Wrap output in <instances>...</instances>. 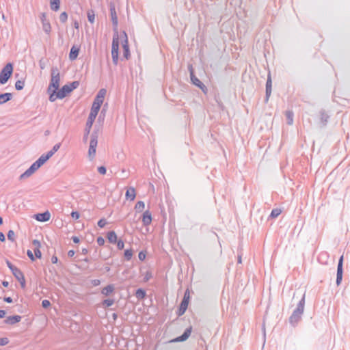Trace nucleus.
Here are the masks:
<instances>
[{
	"mask_svg": "<svg viewBox=\"0 0 350 350\" xmlns=\"http://www.w3.org/2000/svg\"><path fill=\"white\" fill-rule=\"evenodd\" d=\"M152 221L151 213L146 211L143 214L142 222L144 226H148Z\"/></svg>",
	"mask_w": 350,
	"mask_h": 350,
	"instance_id": "nucleus-19",
	"label": "nucleus"
},
{
	"mask_svg": "<svg viewBox=\"0 0 350 350\" xmlns=\"http://www.w3.org/2000/svg\"><path fill=\"white\" fill-rule=\"evenodd\" d=\"M138 258L140 260H144L146 258V253L143 251H141L138 254Z\"/></svg>",
	"mask_w": 350,
	"mask_h": 350,
	"instance_id": "nucleus-50",
	"label": "nucleus"
},
{
	"mask_svg": "<svg viewBox=\"0 0 350 350\" xmlns=\"http://www.w3.org/2000/svg\"><path fill=\"white\" fill-rule=\"evenodd\" d=\"M21 320V317L19 315L10 316L5 320V323L9 325H13L18 323Z\"/></svg>",
	"mask_w": 350,
	"mask_h": 350,
	"instance_id": "nucleus-15",
	"label": "nucleus"
},
{
	"mask_svg": "<svg viewBox=\"0 0 350 350\" xmlns=\"http://www.w3.org/2000/svg\"><path fill=\"white\" fill-rule=\"evenodd\" d=\"M12 274L16 278V279L20 282L21 287L25 288V280L23 272L19 269H17Z\"/></svg>",
	"mask_w": 350,
	"mask_h": 350,
	"instance_id": "nucleus-10",
	"label": "nucleus"
},
{
	"mask_svg": "<svg viewBox=\"0 0 350 350\" xmlns=\"http://www.w3.org/2000/svg\"><path fill=\"white\" fill-rule=\"evenodd\" d=\"M119 40L118 36L113 38L111 46V56L113 63L116 65L118 62Z\"/></svg>",
	"mask_w": 350,
	"mask_h": 350,
	"instance_id": "nucleus-6",
	"label": "nucleus"
},
{
	"mask_svg": "<svg viewBox=\"0 0 350 350\" xmlns=\"http://www.w3.org/2000/svg\"><path fill=\"white\" fill-rule=\"evenodd\" d=\"M107 224V221L105 219H100L98 221V226L100 227V228H103L105 226V225Z\"/></svg>",
	"mask_w": 350,
	"mask_h": 350,
	"instance_id": "nucleus-43",
	"label": "nucleus"
},
{
	"mask_svg": "<svg viewBox=\"0 0 350 350\" xmlns=\"http://www.w3.org/2000/svg\"><path fill=\"white\" fill-rule=\"evenodd\" d=\"M191 327H189V328H187L185 332H183V334L177 337L176 338H175L174 340V342H183V341H185L189 337V336L191 335Z\"/></svg>",
	"mask_w": 350,
	"mask_h": 350,
	"instance_id": "nucleus-12",
	"label": "nucleus"
},
{
	"mask_svg": "<svg viewBox=\"0 0 350 350\" xmlns=\"http://www.w3.org/2000/svg\"><path fill=\"white\" fill-rule=\"evenodd\" d=\"M51 79L48 88V92L51 90H58L59 87L60 76L59 72L57 67H53L51 69Z\"/></svg>",
	"mask_w": 350,
	"mask_h": 350,
	"instance_id": "nucleus-3",
	"label": "nucleus"
},
{
	"mask_svg": "<svg viewBox=\"0 0 350 350\" xmlns=\"http://www.w3.org/2000/svg\"><path fill=\"white\" fill-rule=\"evenodd\" d=\"M88 252V249L86 248H83L82 250H81V253L84 255L87 254Z\"/></svg>",
	"mask_w": 350,
	"mask_h": 350,
	"instance_id": "nucleus-61",
	"label": "nucleus"
},
{
	"mask_svg": "<svg viewBox=\"0 0 350 350\" xmlns=\"http://www.w3.org/2000/svg\"><path fill=\"white\" fill-rule=\"evenodd\" d=\"M152 278V273L149 271H147L145 274V276H144V281L145 282H147L148 281L150 278Z\"/></svg>",
	"mask_w": 350,
	"mask_h": 350,
	"instance_id": "nucleus-49",
	"label": "nucleus"
},
{
	"mask_svg": "<svg viewBox=\"0 0 350 350\" xmlns=\"http://www.w3.org/2000/svg\"><path fill=\"white\" fill-rule=\"evenodd\" d=\"M114 304L113 299H105L103 301V306L105 307L111 306Z\"/></svg>",
	"mask_w": 350,
	"mask_h": 350,
	"instance_id": "nucleus-40",
	"label": "nucleus"
},
{
	"mask_svg": "<svg viewBox=\"0 0 350 350\" xmlns=\"http://www.w3.org/2000/svg\"><path fill=\"white\" fill-rule=\"evenodd\" d=\"M98 172L101 174H105L107 172L106 167L104 166H100L98 167Z\"/></svg>",
	"mask_w": 350,
	"mask_h": 350,
	"instance_id": "nucleus-46",
	"label": "nucleus"
},
{
	"mask_svg": "<svg viewBox=\"0 0 350 350\" xmlns=\"http://www.w3.org/2000/svg\"><path fill=\"white\" fill-rule=\"evenodd\" d=\"M8 239L11 241H15V232L12 230H10L8 232Z\"/></svg>",
	"mask_w": 350,
	"mask_h": 350,
	"instance_id": "nucleus-39",
	"label": "nucleus"
},
{
	"mask_svg": "<svg viewBox=\"0 0 350 350\" xmlns=\"http://www.w3.org/2000/svg\"><path fill=\"white\" fill-rule=\"evenodd\" d=\"M329 118V116L326 113L325 110H321L320 118L323 126H325L327 124Z\"/></svg>",
	"mask_w": 350,
	"mask_h": 350,
	"instance_id": "nucleus-24",
	"label": "nucleus"
},
{
	"mask_svg": "<svg viewBox=\"0 0 350 350\" xmlns=\"http://www.w3.org/2000/svg\"><path fill=\"white\" fill-rule=\"evenodd\" d=\"M12 98L11 93L0 94V105H3Z\"/></svg>",
	"mask_w": 350,
	"mask_h": 350,
	"instance_id": "nucleus-22",
	"label": "nucleus"
},
{
	"mask_svg": "<svg viewBox=\"0 0 350 350\" xmlns=\"http://www.w3.org/2000/svg\"><path fill=\"white\" fill-rule=\"evenodd\" d=\"M79 49L75 46H72L70 53L69 58L71 61L75 60L79 55Z\"/></svg>",
	"mask_w": 350,
	"mask_h": 350,
	"instance_id": "nucleus-21",
	"label": "nucleus"
},
{
	"mask_svg": "<svg viewBox=\"0 0 350 350\" xmlns=\"http://www.w3.org/2000/svg\"><path fill=\"white\" fill-rule=\"evenodd\" d=\"M96 242L99 245H103L105 243V239L103 237H99L97 238Z\"/></svg>",
	"mask_w": 350,
	"mask_h": 350,
	"instance_id": "nucleus-51",
	"label": "nucleus"
},
{
	"mask_svg": "<svg viewBox=\"0 0 350 350\" xmlns=\"http://www.w3.org/2000/svg\"><path fill=\"white\" fill-rule=\"evenodd\" d=\"M189 70L190 72V77L192 83L200 88L204 92H205L207 90L206 85L200 80H199L197 77L195 76L191 66H189Z\"/></svg>",
	"mask_w": 350,
	"mask_h": 350,
	"instance_id": "nucleus-7",
	"label": "nucleus"
},
{
	"mask_svg": "<svg viewBox=\"0 0 350 350\" xmlns=\"http://www.w3.org/2000/svg\"><path fill=\"white\" fill-rule=\"evenodd\" d=\"M42 29L43 31L47 34H49V33L51 32V24L47 20H43Z\"/></svg>",
	"mask_w": 350,
	"mask_h": 350,
	"instance_id": "nucleus-29",
	"label": "nucleus"
},
{
	"mask_svg": "<svg viewBox=\"0 0 350 350\" xmlns=\"http://www.w3.org/2000/svg\"><path fill=\"white\" fill-rule=\"evenodd\" d=\"M59 0H50L51 9L53 11H57L59 9Z\"/></svg>",
	"mask_w": 350,
	"mask_h": 350,
	"instance_id": "nucleus-26",
	"label": "nucleus"
},
{
	"mask_svg": "<svg viewBox=\"0 0 350 350\" xmlns=\"http://www.w3.org/2000/svg\"><path fill=\"white\" fill-rule=\"evenodd\" d=\"M125 196L127 200H130L131 201L134 200L136 196L135 189L133 187H129L127 189Z\"/></svg>",
	"mask_w": 350,
	"mask_h": 350,
	"instance_id": "nucleus-23",
	"label": "nucleus"
},
{
	"mask_svg": "<svg viewBox=\"0 0 350 350\" xmlns=\"http://www.w3.org/2000/svg\"><path fill=\"white\" fill-rule=\"evenodd\" d=\"M49 92H50L49 100L51 102H54L57 98H59V96H57V95H58L57 90H51V91Z\"/></svg>",
	"mask_w": 350,
	"mask_h": 350,
	"instance_id": "nucleus-33",
	"label": "nucleus"
},
{
	"mask_svg": "<svg viewBox=\"0 0 350 350\" xmlns=\"http://www.w3.org/2000/svg\"><path fill=\"white\" fill-rule=\"evenodd\" d=\"M50 158L46 154H44L40 157V158L36 161L40 167H41L47 160Z\"/></svg>",
	"mask_w": 350,
	"mask_h": 350,
	"instance_id": "nucleus-27",
	"label": "nucleus"
},
{
	"mask_svg": "<svg viewBox=\"0 0 350 350\" xmlns=\"http://www.w3.org/2000/svg\"><path fill=\"white\" fill-rule=\"evenodd\" d=\"M126 36V35H125ZM122 48H123V56L125 59H128L130 56V51H129V47L128 45V40L127 37H126L124 42L122 44Z\"/></svg>",
	"mask_w": 350,
	"mask_h": 350,
	"instance_id": "nucleus-20",
	"label": "nucleus"
},
{
	"mask_svg": "<svg viewBox=\"0 0 350 350\" xmlns=\"http://www.w3.org/2000/svg\"><path fill=\"white\" fill-rule=\"evenodd\" d=\"M305 306V293L303 294L301 300L299 301L296 308L293 310L292 314L289 317V323L293 326H295L300 321L304 311Z\"/></svg>",
	"mask_w": 350,
	"mask_h": 350,
	"instance_id": "nucleus-2",
	"label": "nucleus"
},
{
	"mask_svg": "<svg viewBox=\"0 0 350 350\" xmlns=\"http://www.w3.org/2000/svg\"><path fill=\"white\" fill-rule=\"evenodd\" d=\"M58 262V258L55 256H53L51 257V262L53 264H56Z\"/></svg>",
	"mask_w": 350,
	"mask_h": 350,
	"instance_id": "nucleus-53",
	"label": "nucleus"
},
{
	"mask_svg": "<svg viewBox=\"0 0 350 350\" xmlns=\"http://www.w3.org/2000/svg\"><path fill=\"white\" fill-rule=\"evenodd\" d=\"M188 304H189L188 301H187L186 299H183V300L180 304L178 310V316H181L185 312V311L188 307Z\"/></svg>",
	"mask_w": 350,
	"mask_h": 350,
	"instance_id": "nucleus-16",
	"label": "nucleus"
},
{
	"mask_svg": "<svg viewBox=\"0 0 350 350\" xmlns=\"http://www.w3.org/2000/svg\"><path fill=\"white\" fill-rule=\"evenodd\" d=\"M68 85V87H70V88L71 89V92L77 88L79 85V82L77 81H75L69 84H67Z\"/></svg>",
	"mask_w": 350,
	"mask_h": 350,
	"instance_id": "nucleus-41",
	"label": "nucleus"
},
{
	"mask_svg": "<svg viewBox=\"0 0 350 350\" xmlns=\"http://www.w3.org/2000/svg\"><path fill=\"white\" fill-rule=\"evenodd\" d=\"M5 315V311L3 310H0V319H2Z\"/></svg>",
	"mask_w": 350,
	"mask_h": 350,
	"instance_id": "nucleus-59",
	"label": "nucleus"
},
{
	"mask_svg": "<svg viewBox=\"0 0 350 350\" xmlns=\"http://www.w3.org/2000/svg\"><path fill=\"white\" fill-rule=\"evenodd\" d=\"M124 258L126 260H130L133 256V251L132 250H126L124 251Z\"/></svg>",
	"mask_w": 350,
	"mask_h": 350,
	"instance_id": "nucleus-38",
	"label": "nucleus"
},
{
	"mask_svg": "<svg viewBox=\"0 0 350 350\" xmlns=\"http://www.w3.org/2000/svg\"><path fill=\"white\" fill-rule=\"evenodd\" d=\"M79 216H80V215H79V212H77V211H72V212L71 213V217H72L73 219H79Z\"/></svg>",
	"mask_w": 350,
	"mask_h": 350,
	"instance_id": "nucleus-48",
	"label": "nucleus"
},
{
	"mask_svg": "<svg viewBox=\"0 0 350 350\" xmlns=\"http://www.w3.org/2000/svg\"><path fill=\"white\" fill-rule=\"evenodd\" d=\"M68 19V14L66 12H62L59 16V21L62 23H65Z\"/></svg>",
	"mask_w": 350,
	"mask_h": 350,
	"instance_id": "nucleus-42",
	"label": "nucleus"
},
{
	"mask_svg": "<svg viewBox=\"0 0 350 350\" xmlns=\"http://www.w3.org/2000/svg\"><path fill=\"white\" fill-rule=\"evenodd\" d=\"M2 284L5 287H8L9 285V282L8 281H3Z\"/></svg>",
	"mask_w": 350,
	"mask_h": 350,
	"instance_id": "nucleus-62",
	"label": "nucleus"
},
{
	"mask_svg": "<svg viewBox=\"0 0 350 350\" xmlns=\"http://www.w3.org/2000/svg\"><path fill=\"white\" fill-rule=\"evenodd\" d=\"M98 135L96 133L91 135V139L90 142V147L88 150V157L90 160H92L96 155V149L98 144Z\"/></svg>",
	"mask_w": 350,
	"mask_h": 350,
	"instance_id": "nucleus-5",
	"label": "nucleus"
},
{
	"mask_svg": "<svg viewBox=\"0 0 350 350\" xmlns=\"http://www.w3.org/2000/svg\"><path fill=\"white\" fill-rule=\"evenodd\" d=\"M183 299H186L187 301H189V293L188 291H186L185 294H184V297H183Z\"/></svg>",
	"mask_w": 350,
	"mask_h": 350,
	"instance_id": "nucleus-54",
	"label": "nucleus"
},
{
	"mask_svg": "<svg viewBox=\"0 0 350 350\" xmlns=\"http://www.w3.org/2000/svg\"><path fill=\"white\" fill-rule=\"evenodd\" d=\"M107 239L109 243H116L117 242V235L114 231H110L107 234Z\"/></svg>",
	"mask_w": 350,
	"mask_h": 350,
	"instance_id": "nucleus-25",
	"label": "nucleus"
},
{
	"mask_svg": "<svg viewBox=\"0 0 350 350\" xmlns=\"http://www.w3.org/2000/svg\"><path fill=\"white\" fill-rule=\"evenodd\" d=\"M9 342V340L8 338H0V346L6 345Z\"/></svg>",
	"mask_w": 350,
	"mask_h": 350,
	"instance_id": "nucleus-44",
	"label": "nucleus"
},
{
	"mask_svg": "<svg viewBox=\"0 0 350 350\" xmlns=\"http://www.w3.org/2000/svg\"><path fill=\"white\" fill-rule=\"evenodd\" d=\"M0 241L4 242L5 241V235L3 232H0Z\"/></svg>",
	"mask_w": 350,
	"mask_h": 350,
	"instance_id": "nucleus-56",
	"label": "nucleus"
},
{
	"mask_svg": "<svg viewBox=\"0 0 350 350\" xmlns=\"http://www.w3.org/2000/svg\"><path fill=\"white\" fill-rule=\"evenodd\" d=\"M110 15L113 23V26L114 28H116L118 26V16L116 12L115 6L113 4L110 5Z\"/></svg>",
	"mask_w": 350,
	"mask_h": 350,
	"instance_id": "nucleus-13",
	"label": "nucleus"
},
{
	"mask_svg": "<svg viewBox=\"0 0 350 350\" xmlns=\"http://www.w3.org/2000/svg\"><path fill=\"white\" fill-rule=\"evenodd\" d=\"M88 18L90 23H94L95 20V14L93 10H89L88 12Z\"/></svg>",
	"mask_w": 350,
	"mask_h": 350,
	"instance_id": "nucleus-35",
	"label": "nucleus"
},
{
	"mask_svg": "<svg viewBox=\"0 0 350 350\" xmlns=\"http://www.w3.org/2000/svg\"><path fill=\"white\" fill-rule=\"evenodd\" d=\"M271 79L270 75H269L266 82V101L269 100V98L271 94Z\"/></svg>",
	"mask_w": 350,
	"mask_h": 350,
	"instance_id": "nucleus-17",
	"label": "nucleus"
},
{
	"mask_svg": "<svg viewBox=\"0 0 350 350\" xmlns=\"http://www.w3.org/2000/svg\"><path fill=\"white\" fill-rule=\"evenodd\" d=\"M75 254V252L74 250H69L68 252V256L71 258L74 256Z\"/></svg>",
	"mask_w": 350,
	"mask_h": 350,
	"instance_id": "nucleus-58",
	"label": "nucleus"
},
{
	"mask_svg": "<svg viewBox=\"0 0 350 350\" xmlns=\"http://www.w3.org/2000/svg\"><path fill=\"white\" fill-rule=\"evenodd\" d=\"M13 66L11 63L7 64L0 72V84H5L12 76Z\"/></svg>",
	"mask_w": 350,
	"mask_h": 350,
	"instance_id": "nucleus-4",
	"label": "nucleus"
},
{
	"mask_svg": "<svg viewBox=\"0 0 350 350\" xmlns=\"http://www.w3.org/2000/svg\"><path fill=\"white\" fill-rule=\"evenodd\" d=\"M343 256H341L339 258L337 267V274H336V283L337 286H339L342 280V273H343Z\"/></svg>",
	"mask_w": 350,
	"mask_h": 350,
	"instance_id": "nucleus-9",
	"label": "nucleus"
},
{
	"mask_svg": "<svg viewBox=\"0 0 350 350\" xmlns=\"http://www.w3.org/2000/svg\"><path fill=\"white\" fill-rule=\"evenodd\" d=\"M146 291L142 288H138L135 292V296L138 299H143L146 296Z\"/></svg>",
	"mask_w": 350,
	"mask_h": 350,
	"instance_id": "nucleus-34",
	"label": "nucleus"
},
{
	"mask_svg": "<svg viewBox=\"0 0 350 350\" xmlns=\"http://www.w3.org/2000/svg\"><path fill=\"white\" fill-rule=\"evenodd\" d=\"M60 146H61V144H60V143L55 144V145L53 147L52 150H51L50 151H49V152L46 153V154L48 155V157H49V158H51V157H52V156H53V154H55V152H56L59 149Z\"/></svg>",
	"mask_w": 350,
	"mask_h": 350,
	"instance_id": "nucleus-31",
	"label": "nucleus"
},
{
	"mask_svg": "<svg viewBox=\"0 0 350 350\" xmlns=\"http://www.w3.org/2000/svg\"><path fill=\"white\" fill-rule=\"evenodd\" d=\"M57 92H58L57 96H59V99H62V98H65L68 94L71 92V89L70 88V87H68V85L67 84H66L64 86H62V88L60 90H59Z\"/></svg>",
	"mask_w": 350,
	"mask_h": 350,
	"instance_id": "nucleus-11",
	"label": "nucleus"
},
{
	"mask_svg": "<svg viewBox=\"0 0 350 350\" xmlns=\"http://www.w3.org/2000/svg\"><path fill=\"white\" fill-rule=\"evenodd\" d=\"M106 90L105 89H101L98 92L96 96L94 98V100L93 102L90 113L89 114V116L88 118V120L86 122L85 125V134L83 137V139L86 140L88 138V136L90 133V129L92 126V124L96 119V117L100 109V107L103 103L104 98L106 95Z\"/></svg>",
	"mask_w": 350,
	"mask_h": 350,
	"instance_id": "nucleus-1",
	"label": "nucleus"
},
{
	"mask_svg": "<svg viewBox=\"0 0 350 350\" xmlns=\"http://www.w3.org/2000/svg\"><path fill=\"white\" fill-rule=\"evenodd\" d=\"M286 118L287 120V124L291 125L293 124V112L292 111H286L285 113Z\"/></svg>",
	"mask_w": 350,
	"mask_h": 350,
	"instance_id": "nucleus-30",
	"label": "nucleus"
},
{
	"mask_svg": "<svg viewBox=\"0 0 350 350\" xmlns=\"http://www.w3.org/2000/svg\"><path fill=\"white\" fill-rule=\"evenodd\" d=\"M242 262V260H241V254H239L238 255V263H241Z\"/></svg>",
	"mask_w": 350,
	"mask_h": 350,
	"instance_id": "nucleus-63",
	"label": "nucleus"
},
{
	"mask_svg": "<svg viewBox=\"0 0 350 350\" xmlns=\"http://www.w3.org/2000/svg\"><path fill=\"white\" fill-rule=\"evenodd\" d=\"M32 244L35 246V249H34L35 256L38 258H40L42 256V253L40 250V241L35 239L32 241Z\"/></svg>",
	"mask_w": 350,
	"mask_h": 350,
	"instance_id": "nucleus-18",
	"label": "nucleus"
},
{
	"mask_svg": "<svg viewBox=\"0 0 350 350\" xmlns=\"http://www.w3.org/2000/svg\"><path fill=\"white\" fill-rule=\"evenodd\" d=\"M51 214L49 211H46L42 213H38L35 215V218L36 220L39 221H47L50 219Z\"/></svg>",
	"mask_w": 350,
	"mask_h": 350,
	"instance_id": "nucleus-14",
	"label": "nucleus"
},
{
	"mask_svg": "<svg viewBox=\"0 0 350 350\" xmlns=\"http://www.w3.org/2000/svg\"><path fill=\"white\" fill-rule=\"evenodd\" d=\"M144 208L145 204L143 201H138L135 206V209L136 210L137 212L143 211Z\"/></svg>",
	"mask_w": 350,
	"mask_h": 350,
	"instance_id": "nucleus-32",
	"label": "nucleus"
},
{
	"mask_svg": "<svg viewBox=\"0 0 350 350\" xmlns=\"http://www.w3.org/2000/svg\"><path fill=\"white\" fill-rule=\"evenodd\" d=\"M72 239L73 242L75 243H78L80 241L79 238L77 237H72Z\"/></svg>",
	"mask_w": 350,
	"mask_h": 350,
	"instance_id": "nucleus-57",
	"label": "nucleus"
},
{
	"mask_svg": "<svg viewBox=\"0 0 350 350\" xmlns=\"http://www.w3.org/2000/svg\"><path fill=\"white\" fill-rule=\"evenodd\" d=\"M9 269H10L12 273H13L15 271V270H16L18 268L12 265Z\"/></svg>",
	"mask_w": 350,
	"mask_h": 350,
	"instance_id": "nucleus-60",
	"label": "nucleus"
},
{
	"mask_svg": "<svg viewBox=\"0 0 350 350\" xmlns=\"http://www.w3.org/2000/svg\"><path fill=\"white\" fill-rule=\"evenodd\" d=\"M281 213V210L279 208H274L271 211V213L270 214V217L271 218H275L278 216H279Z\"/></svg>",
	"mask_w": 350,
	"mask_h": 350,
	"instance_id": "nucleus-37",
	"label": "nucleus"
},
{
	"mask_svg": "<svg viewBox=\"0 0 350 350\" xmlns=\"http://www.w3.org/2000/svg\"><path fill=\"white\" fill-rule=\"evenodd\" d=\"M3 300L7 303H12V299L10 297H5L3 298Z\"/></svg>",
	"mask_w": 350,
	"mask_h": 350,
	"instance_id": "nucleus-55",
	"label": "nucleus"
},
{
	"mask_svg": "<svg viewBox=\"0 0 350 350\" xmlns=\"http://www.w3.org/2000/svg\"><path fill=\"white\" fill-rule=\"evenodd\" d=\"M25 85V81L22 80H18L15 83V88L17 90H21L23 89Z\"/></svg>",
	"mask_w": 350,
	"mask_h": 350,
	"instance_id": "nucleus-36",
	"label": "nucleus"
},
{
	"mask_svg": "<svg viewBox=\"0 0 350 350\" xmlns=\"http://www.w3.org/2000/svg\"><path fill=\"white\" fill-rule=\"evenodd\" d=\"M40 167L38 165L37 163L35 161L24 173L20 176L19 179L23 180L30 177Z\"/></svg>",
	"mask_w": 350,
	"mask_h": 350,
	"instance_id": "nucleus-8",
	"label": "nucleus"
},
{
	"mask_svg": "<svg viewBox=\"0 0 350 350\" xmlns=\"http://www.w3.org/2000/svg\"><path fill=\"white\" fill-rule=\"evenodd\" d=\"M113 290L114 287L113 285H108L102 289L101 293L103 295L107 296L110 293H111L113 291Z\"/></svg>",
	"mask_w": 350,
	"mask_h": 350,
	"instance_id": "nucleus-28",
	"label": "nucleus"
},
{
	"mask_svg": "<svg viewBox=\"0 0 350 350\" xmlns=\"http://www.w3.org/2000/svg\"><path fill=\"white\" fill-rule=\"evenodd\" d=\"M27 254L32 261L35 260V257L31 250H27Z\"/></svg>",
	"mask_w": 350,
	"mask_h": 350,
	"instance_id": "nucleus-52",
	"label": "nucleus"
},
{
	"mask_svg": "<svg viewBox=\"0 0 350 350\" xmlns=\"http://www.w3.org/2000/svg\"><path fill=\"white\" fill-rule=\"evenodd\" d=\"M51 305V303L49 300L47 299H44L42 301V306L44 308H48L49 306H50Z\"/></svg>",
	"mask_w": 350,
	"mask_h": 350,
	"instance_id": "nucleus-45",
	"label": "nucleus"
},
{
	"mask_svg": "<svg viewBox=\"0 0 350 350\" xmlns=\"http://www.w3.org/2000/svg\"><path fill=\"white\" fill-rule=\"evenodd\" d=\"M117 247L119 250H122L124 247V243L122 240L117 241Z\"/></svg>",
	"mask_w": 350,
	"mask_h": 350,
	"instance_id": "nucleus-47",
	"label": "nucleus"
},
{
	"mask_svg": "<svg viewBox=\"0 0 350 350\" xmlns=\"http://www.w3.org/2000/svg\"><path fill=\"white\" fill-rule=\"evenodd\" d=\"M43 20H46V15L44 13H42V16H41V21H42V23H43Z\"/></svg>",
	"mask_w": 350,
	"mask_h": 350,
	"instance_id": "nucleus-64",
	"label": "nucleus"
}]
</instances>
